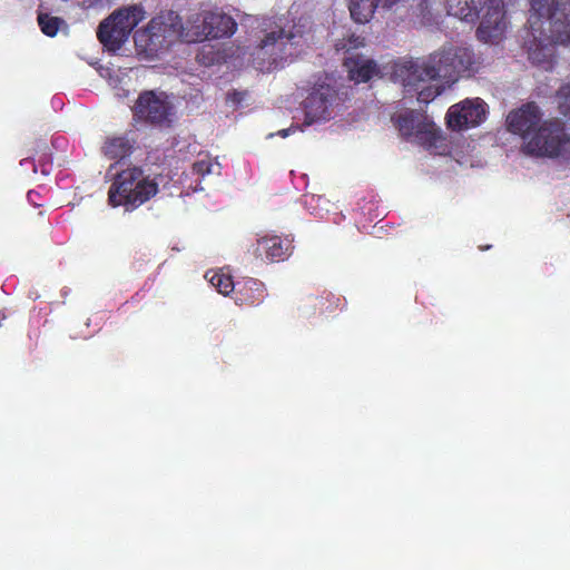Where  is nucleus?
I'll use <instances>...</instances> for the list:
<instances>
[{"label":"nucleus","instance_id":"9b49d317","mask_svg":"<svg viewBox=\"0 0 570 570\" xmlns=\"http://www.w3.org/2000/svg\"><path fill=\"white\" fill-rule=\"evenodd\" d=\"M336 98V90L326 83L314 86L304 100V124L309 126L330 118V107Z\"/></svg>","mask_w":570,"mask_h":570},{"label":"nucleus","instance_id":"bb28decb","mask_svg":"<svg viewBox=\"0 0 570 570\" xmlns=\"http://www.w3.org/2000/svg\"><path fill=\"white\" fill-rule=\"evenodd\" d=\"M428 134L431 136V138H432V139H434V138H435V135H434V132H433V131H428Z\"/></svg>","mask_w":570,"mask_h":570},{"label":"nucleus","instance_id":"dca6fc26","mask_svg":"<svg viewBox=\"0 0 570 570\" xmlns=\"http://www.w3.org/2000/svg\"><path fill=\"white\" fill-rule=\"evenodd\" d=\"M265 285L256 278H243L236 283L235 303L239 306H256L265 298Z\"/></svg>","mask_w":570,"mask_h":570},{"label":"nucleus","instance_id":"f257e3e1","mask_svg":"<svg viewBox=\"0 0 570 570\" xmlns=\"http://www.w3.org/2000/svg\"><path fill=\"white\" fill-rule=\"evenodd\" d=\"M475 63L474 53L469 48L443 47L431 53L425 60L397 62L394 76L405 86H415L436 78L456 81L461 73L472 70Z\"/></svg>","mask_w":570,"mask_h":570},{"label":"nucleus","instance_id":"2eb2a0df","mask_svg":"<svg viewBox=\"0 0 570 570\" xmlns=\"http://www.w3.org/2000/svg\"><path fill=\"white\" fill-rule=\"evenodd\" d=\"M531 36L533 39L528 47L529 60L546 70L551 69L556 60V45L534 31H531Z\"/></svg>","mask_w":570,"mask_h":570},{"label":"nucleus","instance_id":"ddd939ff","mask_svg":"<svg viewBox=\"0 0 570 570\" xmlns=\"http://www.w3.org/2000/svg\"><path fill=\"white\" fill-rule=\"evenodd\" d=\"M293 249V238L272 234L257 238L253 254L262 261L274 263L288 258Z\"/></svg>","mask_w":570,"mask_h":570},{"label":"nucleus","instance_id":"a878e982","mask_svg":"<svg viewBox=\"0 0 570 570\" xmlns=\"http://www.w3.org/2000/svg\"><path fill=\"white\" fill-rule=\"evenodd\" d=\"M296 129H297V127L282 129L277 132V135L281 136L282 138H286L289 136L291 131H295Z\"/></svg>","mask_w":570,"mask_h":570},{"label":"nucleus","instance_id":"39448f33","mask_svg":"<svg viewBox=\"0 0 570 570\" xmlns=\"http://www.w3.org/2000/svg\"><path fill=\"white\" fill-rule=\"evenodd\" d=\"M187 29L175 11H161L148 24L134 35L135 46L141 52L156 55L168 49L175 41L184 40Z\"/></svg>","mask_w":570,"mask_h":570},{"label":"nucleus","instance_id":"7ed1b4c3","mask_svg":"<svg viewBox=\"0 0 570 570\" xmlns=\"http://www.w3.org/2000/svg\"><path fill=\"white\" fill-rule=\"evenodd\" d=\"M448 12L460 20L475 22L485 10L476 37L483 42H497L505 29V10L503 0H445Z\"/></svg>","mask_w":570,"mask_h":570},{"label":"nucleus","instance_id":"6ab92c4d","mask_svg":"<svg viewBox=\"0 0 570 570\" xmlns=\"http://www.w3.org/2000/svg\"><path fill=\"white\" fill-rule=\"evenodd\" d=\"M38 24L47 37L57 36L60 29H67L68 26L62 18L51 16L50 13H39L38 14Z\"/></svg>","mask_w":570,"mask_h":570},{"label":"nucleus","instance_id":"1a4fd4ad","mask_svg":"<svg viewBox=\"0 0 570 570\" xmlns=\"http://www.w3.org/2000/svg\"><path fill=\"white\" fill-rule=\"evenodd\" d=\"M173 105L164 94H156L153 90H145L139 94L134 107L132 115L138 121L154 126H169Z\"/></svg>","mask_w":570,"mask_h":570},{"label":"nucleus","instance_id":"b1692460","mask_svg":"<svg viewBox=\"0 0 570 570\" xmlns=\"http://www.w3.org/2000/svg\"><path fill=\"white\" fill-rule=\"evenodd\" d=\"M217 165L218 164H214L213 160L208 156H206L203 159L196 160L193 164L191 169L194 174L200 177H205L206 175L214 173V167Z\"/></svg>","mask_w":570,"mask_h":570},{"label":"nucleus","instance_id":"f8f14e48","mask_svg":"<svg viewBox=\"0 0 570 570\" xmlns=\"http://www.w3.org/2000/svg\"><path fill=\"white\" fill-rule=\"evenodd\" d=\"M542 116L540 107L535 102H527L509 112L507 117L508 130L521 136L525 144L543 121Z\"/></svg>","mask_w":570,"mask_h":570},{"label":"nucleus","instance_id":"a211bd4d","mask_svg":"<svg viewBox=\"0 0 570 570\" xmlns=\"http://www.w3.org/2000/svg\"><path fill=\"white\" fill-rule=\"evenodd\" d=\"M344 66L348 70L350 78L356 82H367L380 72L374 60L365 59L358 55L347 57Z\"/></svg>","mask_w":570,"mask_h":570},{"label":"nucleus","instance_id":"20e7f679","mask_svg":"<svg viewBox=\"0 0 570 570\" xmlns=\"http://www.w3.org/2000/svg\"><path fill=\"white\" fill-rule=\"evenodd\" d=\"M302 40L303 32L299 30L286 31L277 27L266 32L252 52L254 67L262 72L283 68L297 56Z\"/></svg>","mask_w":570,"mask_h":570},{"label":"nucleus","instance_id":"0eeeda50","mask_svg":"<svg viewBox=\"0 0 570 570\" xmlns=\"http://www.w3.org/2000/svg\"><path fill=\"white\" fill-rule=\"evenodd\" d=\"M145 17L146 11L141 4L122 7L100 22L97 38L108 50H119Z\"/></svg>","mask_w":570,"mask_h":570},{"label":"nucleus","instance_id":"5701e85b","mask_svg":"<svg viewBox=\"0 0 570 570\" xmlns=\"http://www.w3.org/2000/svg\"><path fill=\"white\" fill-rule=\"evenodd\" d=\"M419 83L420 82H417L414 87H415V90H417V100L420 102L428 104L441 94L440 87H436L433 85H428V86H424L419 89L417 88ZM403 86L406 87L404 83H403Z\"/></svg>","mask_w":570,"mask_h":570},{"label":"nucleus","instance_id":"9d476101","mask_svg":"<svg viewBox=\"0 0 570 570\" xmlns=\"http://www.w3.org/2000/svg\"><path fill=\"white\" fill-rule=\"evenodd\" d=\"M485 117L487 104L481 98L465 99L449 108L446 124L452 130H462L479 126Z\"/></svg>","mask_w":570,"mask_h":570},{"label":"nucleus","instance_id":"4be33fe9","mask_svg":"<svg viewBox=\"0 0 570 570\" xmlns=\"http://www.w3.org/2000/svg\"><path fill=\"white\" fill-rule=\"evenodd\" d=\"M557 99L560 112L570 118V83L560 87Z\"/></svg>","mask_w":570,"mask_h":570},{"label":"nucleus","instance_id":"6e6552de","mask_svg":"<svg viewBox=\"0 0 570 570\" xmlns=\"http://www.w3.org/2000/svg\"><path fill=\"white\" fill-rule=\"evenodd\" d=\"M236 30L237 23L230 16L219 11H204L190 28H187L185 41L229 38Z\"/></svg>","mask_w":570,"mask_h":570},{"label":"nucleus","instance_id":"f3484780","mask_svg":"<svg viewBox=\"0 0 570 570\" xmlns=\"http://www.w3.org/2000/svg\"><path fill=\"white\" fill-rule=\"evenodd\" d=\"M399 1L400 0H347V7L353 21L356 23H366L373 18L380 6L391 8Z\"/></svg>","mask_w":570,"mask_h":570},{"label":"nucleus","instance_id":"423d86ee","mask_svg":"<svg viewBox=\"0 0 570 570\" xmlns=\"http://www.w3.org/2000/svg\"><path fill=\"white\" fill-rule=\"evenodd\" d=\"M522 150L537 157L570 159V134L567 132L562 120H543L523 144Z\"/></svg>","mask_w":570,"mask_h":570},{"label":"nucleus","instance_id":"aec40b11","mask_svg":"<svg viewBox=\"0 0 570 570\" xmlns=\"http://www.w3.org/2000/svg\"><path fill=\"white\" fill-rule=\"evenodd\" d=\"M396 126L400 134L406 138L413 136L414 132L416 135L422 132L420 126L416 125V118L412 112L400 115L396 120Z\"/></svg>","mask_w":570,"mask_h":570},{"label":"nucleus","instance_id":"393cba45","mask_svg":"<svg viewBox=\"0 0 570 570\" xmlns=\"http://www.w3.org/2000/svg\"><path fill=\"white\" fill-rule=\"evenodd\" d=\"M38 163H39V166H40L41 174L49 175V173L51 171V157H50V155L43 154V156H41L38 159Z\"/></svg>","mask_w":570,"mask_h":570},{"label":"nucleus","instance_id":"412c9836","mask_svg":"<svg viewBox=\"0 0 570 570\" xmlns=\"http://www.w3.org/2000/svg\"><path fill=\"white\" fill-rule=\"evenodd\" d=\"M209 283L217 289L218 293L225 296L232 292L235 293L236 283H234L230 275L224 274L222 272H215L209 277Z\"/></svg>","mask_w":570,"mask_h":570},{"label":"nucleus","instance_id":"f03ea898","mask_svg":"<svg viewBox=\"0 0 570 570\" xmlns=\"http://www.w3.org/2000/svg\"><path fill=\"white\" fill-rule=\"evenodd\" d=\"M159 191L158 183L137 165L116 173L108 189V204L132 212L149 202Z\"/></svg>","mask_w":570,"mask_h":570},{"label":"nucleus","instance_id":"cd10ccee","mask_svg":"<svg viewBox=\"0 0 570 570\" xmlns=\"http://www.w3.org/2000/svg\"><path fill=\"white\" fill-rule=\"evenodd\" d=\"M38 168L36 165H33V171L37 173Z\"/></svg>","mask_w":570,"mask_h":570},{"label":"nucleus","instance_id":"4468645a","mask_svg":"<svg viewBox=\"0 0 570 570\" xmlns=\"http://www.w3.org/2000/svg\"><path fill=\"white\" fill-rule=\"evenodd\" d=\"M136 139L130 132L107 137L101 147V153L106 158L116 161L110 165L109 171L116 167L118 161L129 157L134 153Z\"/></svg>","mask_w":570,"mask_h":570}]
</instances>
